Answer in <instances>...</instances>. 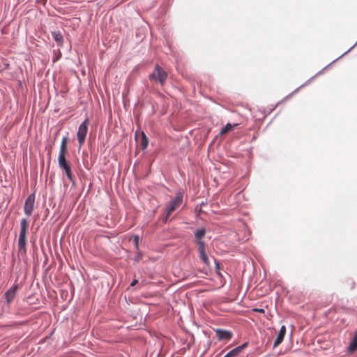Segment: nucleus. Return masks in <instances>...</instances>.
I'll use <instances>...</instances> for the list:
<instances>
[{
	"mask_svg": "<svg viewBox=\"0 0 357 357\" xmlns=\"http://www.w3.org/2000/svg\"><path fill=\"white\" fill-rule=\"evenodd\" d=\"M29 228V221L26 218H22L20 221V231L18 238V249L20 252L26 251V234Z\"/></svg>",
	"mask_w": 357,
	"mask_h": 357,
	"instance_id": "nucleus-1",
	"label": "nucleus"
},
{
	"mask_svg": "<svg viewBox=\"0 0 357 357\" xmlns=\"http://www.w3.org/2000/svg\"><path fill=\"white\" fill-rule=\"evenodd\" d=\"M89 125V119H86L79 126L77 132V140L79 148L83 146L88 132V127Z\"/></svg>",
	"mask_w": 357,
	"mask_h": 357,
	"instance_id": "nucleus-2",
	"label": "nucleus"
},
{
	"mask_svg": "<svg viewBox=\"0 0 357 357\" xmlns=\"http://www.w3.org/2000/svg\"><path fill=\"white\" fill-rule=\"evenodd\" d=\"M182 202L183 195H181V192L177 193L174 199L170 202L169 205L167 207L165 221H167V218L171 215V213L181 206Z\"/></svg>",
	"mask_w": 357,
	"mask_h": 357,
	"instance_id": "nucleus-3",
	"label": "nucleus"
},
{
	"mask_svg": "<svg viewBox=\"0 0 357 357\" xmlns=\"http://www.w3.org/2000/svg\"><path fill=\"white\" fill-rule=\"evenodd\" d=\"M167 77L168 73L164 70V68H155L154 72L149 76L151 79H155L161 84H164Z\"/></svg>",
	"mask_w": 357,
	"mask_h": 357,
	"instance_id": "nucleus-4",
	"label": "nucleus"
},
{
	"mask_svg": "<svg viewBox=\"0 0 357 357\" xmlns=\"http://www.w3.org/2000/svg\"><path fill=\"white\" fill-rule=\"evenodd\" d=\"M34 203L35 195L31 194L26 199L24 206V211L27 216H30L32 214L34 209Z\"/></svg>",
	"mask_w": 357,
	"mask_h": 357,
	"instance_id": "nucleus-5",
	"label": "nucleus"
},
{
	"mask_svg": "<svg viewBox=\"0 0 357 357\" xmlns=\"http://www.w3.org/2000/svg\"><path fill=\"white\" fill-rule=\"evenodd\" d=\"M197 244L199 245L198 247V251L199 254V257L202 259V261L206 265L209 264V260L205 252V243L204 241H198Z\"/></svg>",
	"mask_w": 357,
	"mask_h": 357,
	"instance_id": "nucleus-6",
	"label": "nucleus"
},
{
	"mask_svg": "<svg viewBox=\"0 0 357 357\" xmlns=\"http://www.w3.org/2000/svg\"><path fill=\"white\" fill-rule=\"evenodd\" d=\"M18 288V284H15L5 293V297L8 304L10 303L15 298Z\"/></svg>",
	"mask_w": 357,
	"mask_h": 357,
	"instance_id": "nucleus-7",
	"label": "nucleus"
},
{
	"mask_svg": "<svg viewBox=\"0 0 357 357\" xmlns=\"http://www.w3.org/2000/svg\"><path fill=\"white\" fill-rule=\"evenodd\" d=\"M215 333L219 340H229L232 337V333L228 331L217 329Z\"/></svg>",
	"mask_w": 357,
	"mask_h": 357,
	"instance_id": "nucleus-8",
	"label": "nucleus"
},
{
	"mask_svg": "<svg viewBox=\"0 0 357 357\" xmlns=\"http://www.w3.org/2000/svg\"><path fill=\"white\" fill-rule=\"evenodd\" d=\"M285 333H286V327H285V326H282L280 329V331H279L278 336H277L276 339L274 341V343H273V347H278L280 344L282 343V342L284 340Z\"/></svg>",
	"mask_w": 357,
	"mask_h": 357,
	"instance_id": "nucleus-9",
	"label": "nucleus"
},
{
	"mask_svg": "<svg viewBox=\"0 0 357 357\" xmlns=\"http://www.w3.org/2000/svg\"><path fill=\"white\" fill-rule=\"evenodd\" d=\"M68 142V137L67 136L63 137L61 140V145H60L59 155H66V154L68 153V149H67Z\"/></svg>",
	"mask_w": 357,
	"mask_h": 357,
	"instance_id": "nucleus-10",
	"label": "nucleus"
},
{
	"mask_svg": "<svg viewBox=\"0 0 357 357\" xmlns=\"http://www.w3.org/2000/svg\"><path fill=\"white\" fill-rule=\"evenodd\" d=\"M348 351L351 354L357 350V330L355 332L354 336L352 338L348 348Z\"/></svg>",
	"mask_w": 357,
	"mask_h": 357,
	"instance_id": "nucleus-11",
	"label": "nucleus"
},
{
	"mask_svg": "<svg viewBox=\"0 0 357 357\" xmlns=\"http://www.w3.org/2000/svg\"><path fill=\"white\" fill-rule=\"evenodd\" d=\"M238 126L237 123H235L234 125H231V123H228L224 128H222V130L220 132V135H224L227 134V132L231 131L235 127Z\"/></svg>",
	"mask_w": 357,
	"mask_h": 357,
	"instance_id": "nucleus-12",
	"label": "nucleus"
},
{
	"mask_svg": "<svg viewBox=\"0 0 357 357\" xmlns=\"http://www.w3.org/2000/svg\"><path fill=\"white\" fill-rule=\"evenodd\" d=\"M52 35L58 45L61 46L63 44V36L59 31H53Z\"/></svg>",
	"mask_w": 357,
	"mask_h": 357,
	"instance_id": "nucleus-13",
	"label": "nucleus"
},
{
	"mask_svg": "<svg viewBox=\"0 0 357 357\" xmlns=\"http://www.w3.org/2000/svg\"><path fill=\"white\" fill-rule=\"evenodd\" d=\"M58 162L60 168L70 165L69 162L66 160V155H59Z\"/></svg>",
	"mask_w": 357,
	"mask_h": 357,
	"instance_id": "nucleus-14",
	"label": "nucleus"
},
{
	"mask_svg": "<svg viewBox=\"0 0 357 357\" xmlns=\"http://www.w3.org/2000/svg\"><path fill=\"white\" fill-rule=\"evenodd\" d=\"M206 234V230L204 229H198L195 234V238L197 239V243L198 241H203L202 239Z\"/></svg>",
	"mask_w": 357,
	"mask_h": 357,
	"instance_id": "nucleus-15",
	"label": "nucleus"
},
{
	"mask_svg": "<svg viewBox=\"0 0 357 357\" xmlns=\"http://www.w3.org/2000/svg\"><path fill=\"white\" fill-rule=\"evenodd\" d=\"M140 146L143 150L145 149L148 146V139L144 132L142 133Z\"/></svg>",
	"mask_w": 357,
	"mask_h": 357,
	"instance_id": "nucleus-16",
	"label": "nucleus"
},
{
	"mask_svg": "<svg viewBox=\"0 0 357 357\" xmlns=\"http://www.w3.org/2000/svg\"><path fill=\"white\" fill-rule=\"evenodd\" d=\"M248 345V343H244L243 344L239 346V347H236L235 349H234L235 350V351L236 352V354L238 355V354L240 352H241L243 351V349H244Z\"/></svg>",
	"mask_w": 357,
	"mask_h": 357,
	"instance_id": "nucleus-17",
	"label": "nucleus"
},
{
	"mask_svg": "<svg viewBox=\"0 0 357 357\" xmlns=\"http://www.w3.org/2000/svg\"><path fill=\"white\" fill-rule=\"evenodd\" d=\"M67 178L70 181L74 182V176L73 175L72 171L68 170V172H65Z\"/></svg>",
	"mask_w": 357,
	"mask_h": 357,
	"instance_id": "nucleus-18",
	"label": "nucleus"
},
{
	"mask_svg": "<svg viewBox=\"0 0 357 357\" xmlns=\"http://www.w3.org/2000/svg\"><path fill=\"white\" fill-rule=\"evenodd\" d=\"M238 354H236V352L235 351L234 349H232L231 351H230L228 354H227L224 357H235Z\"/></svg>",
	"mask_w": 357,
	"mask_h": 357,
	"instance_id": "nucleus-19",
	"label": "nucleus"
},
{
	"mask_svg": "<svg viewBox=\"0 0 357 357\" xmlns=\"http://www.w3.org/2000/svg\"><path fill=\"white\" fill-rule=\"evenodd\" d=\"M252 310L254 312H259L264 314L265 312L264 309L263 308H253Z\"/></svg>",
	"mask_w": 357,
	"mask_h": 357,
	"instance_id": "nucleus-20",
	"label": "nucleus"
},
{
	"mask_svg": "<svg viewBox=\"0 0 357 357\" xmlns=\"http://www.w3.org/2000/svg\"><path fill=\"white\" fill-rule=\"evenodd\" d=\"M62 169L65 171V172H68V170H71V167H70V165L63 167Z\"/></svg>",
	"mask_w": 357,
	"mask_h": 357,
	"instance_id": "nucleus-21",
	"label": "nucleus"
},
{
	"mask_svg": "<svg viewBox=\"0 0 357 357\" xmlns=\"http://www.w3.org/2000/svg\"><path fill=\"white\" fill-rule=\"evenodd\" d=\"M138 282V280H134L131 283H130V286L131 287H134L137 283Z\"/></svg>",
	"mask_w": 357,
	"mask_h": 357,
	"instance_id": "nucleus-22",
	"label": "nucleus"
},
{
	"mask_svg": "<svg viewBox=\"0 0 357 357\" xmlns=\"http://www.w3.org/2000/svg\"><path fill=\"white\" fill-rule=\"evenodd\" d=\"M135 241L136 243L137 244V243H138V237L137 236H136L135 238Z\"/></svg>",
	"mask_w": 357,
	"mask_h": 357,
	"instance_id": "nucleus-23",
	"label": "nucleus"
},
{
	"mask_svg": "<svg viewBox=\"0 0 357 357\" xmlns=\"http://www.w3.org/2000/svg\"><path fill=\"white\" fill-rule=\"evenodd\" d=\"M44 4L46 3L47 0H40Z\"/></svg>",
	"mask_w": 357,
	"mask_h": 357,
	"instance_id": "nucleus-24",
	"label": "nucleus"
},
{
	"mask_svg": "<svg viewBox=\"0 0 357 357\" xmlns=\"http://www.w3.org/2000/svg\"><path fill=\"white\" fill-rule=\"evenodd\" d=\"M201 206H204V202H202V203L201 204Z\"/></svg>",
	"mask_w": 357,
	"mask_h": 357,
	"instance_id": "nucleus-25",
	"label": "nucleus"
}]
</instances>
